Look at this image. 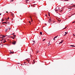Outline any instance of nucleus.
Segmentation results:
<instances>
[{"label":"nucleus","mask_w":75,"mask_h":75,"mask_svg":"<svg viewBox=\"0 0 75 75\" xmlns=\"http://www.w3.org/2000/svg\"><path fill=\"white\" fill-rule=\"evenodd\" d=\"M55 9H56V10H55V11H58V10L59 9V8H58V7H57L55 8Z\"/></svg>","instance_id":"obj_1"},{"label":"nucleus","mask_w":75,"mask_h":75,"mask_svg":"<svg viewBox=\"0 0 75 75\" xmlns=\"http://www.w3.org/2000/svg\"><path fill=\"white\" fill-rule=\"evenodd\" d=\"M16 41H14L13 42H12V44H13V45H15V44H16Z\"/></svg>","instance_id":"obj_2"},{"label":"nucleus","mask_w":75,"mask_h":75,"mask_svg":"<svg viewBox=\"0 0 75 75\" xmlns=\"http://www.w3.org/2000/svg\"><path fill=\"white\" fill-rule=\"evenodd\" d=\"M48 22L49 23H51V19H50L48 21Z\"/></svg>","instance_id":"obj_3"},{"label":"nucleus","mask_w":75,"mask_h":75,"mask_svg":"<svg viewBox=\"0 0 75 75\" xmlns=\"http://www.w3.org/2000/svg\"><path fill=\"white\" fill-rule=\"evenodd\" d=\"M5 37H6V36L3 35L2 37H0V38H5Z\"/></svg>","instance_id":"obj_4"},{"label":"nucleus","mask_w":75,"mask_h":75,"mask_svg":"<svg viewBox=\"0 0 75 75\" xmlns=\"http://www.w3.org/2000/svg\"><path fill=\"white\" fill-rule=\"evenodd\" d=\"M7 24V22H2V24Z\"/></svg>","instance_id":"obj_5"},{"label":"nucleus","mask_w":75,"mask_h":75,"mask_svg":"<svg viewBox=\"0 0 75 75\" xmlns=\"http://www.w3.org/2000/svg\"><path fill=\"white\" fill-rule=\"evenodd\" d=\"M63 41H64L63 40H62V41L61 42L59 43V44H61V43H62V42H63Z\"/></svg>","instance_id":"obj_6"},{"label":"nucleus","mask_w":75,"mask_h":75,"mask_svg":"<svg viewBox=\"0 0 75 75\" xmlns=\"http://www.w3.org/2000/svg\"><path fill=\"white\" fill-rule=\"evenodd\" d=\"M7 30H8V28H6L5 30L6 33V32H7Z\"/></svg>","instance_id":"obj_7"},{"label":"nucleus","mask_w":75,"mask_h":75,"mask_svg":"<svg viewBox=\"0 0 75 75\" xmlns=\"http://www.w3.org/2000/svg\"><path fill=\"white\" fill-rule=\"evenodd\" d=\"M29 1V0H26L25 1L26 3H28V1Z\"/></svg>","instance_id":"obj_8"},{"label":"nucleus","mask_w":75,"mask_h":75,"mask_svg":"<svg viewBox=\"0 0 75 75\" xmlns=\"http://www.w3.org/2000/svg\"><path fill=\"white\" fill-rule=\"evenodd\" d=\"M70 47H75V46H74V45H70Z\"/></svg>","instance_id":"obj_9"},{"label":"nucleus","mask_w":75,"mask_h":75,"mask_svg":"<svg viewBox=\"0 0 75 75\" xmlns=\"http://www.w3.org/2000/svg\"><path fill=\"white\" fill-rule=\"evenodd\" d=\"M67 28V27H65V28H64L63 30H64L65 29H66V28Z\"/></svg>","instance_id":"obj_10"},{"label":"nucleus","mask_w":75,"mask_h":75,"mask_svg":"<svg viewBox=\"0 0 75 75\" xmlns=\"http://www.w3.org/2000/svg\"><path fill=\"white\" fill-rule=\"evenodd\" d=\"M14 52H10V53H11V54H14Z\"/></svg>","instance_id":"obj_11"},{"label":"nucleus","mask_w":75,"mask_h":75,"mask_svg":"<svg viewBox=\"0 0 75 75\" xmlns=\"http://www.w3.org/2000/svg\"><path fill=\"white\" fill-rule=\"evenodd\" d=\"M58 35L57 36H55V37H54V38H57V37H58Z\"/></svg>","instance_id":"obj_12"},{"label":"nucleus","mask_w":75,"mask_h":75,"mask_svg":"<svg viewBox=\"0 0 75 75\" xmlns=\"http://www.w3.org/2000/svg\"><path fill=\"white\" fill-rule=\"evenodd\" d=\"M40 35H42V32H40Z\"/></svg>","instance_id":"obj_13"},{"label":"nucleus","mask_w":75,"mask_h":75,"mask_svg":"<svg viewBox=\"0 0 75 75\" xmlns=\"http://www.w3.org/2000/svg\"><path fill=\"white\" fill-rule=\"evenodd\" d=\"M48 15H49V17H50V13L48 12Z\"/></svg>","instance_id":"obj_14"},{"label":"nucleus","mask_w":75,"mask_h":75,"mask_svg":"<svg viewBox=\"0 0 75 75\" xmlns=\"http://www.w3.org/2000/svg\"><path fill=\"white\" fill-rule=\"evenodd\" d=\"M6 42V40H5L3 42L4 43H5Z\"/></svg>","instance_id":"obj_15"},{"label":"nucleus","mask_w":75,"mask_h":75,"mask_svg":"<svg viewBox=\"0 0 75 75\" xmlns=\"http://www.w3.org/2000/svg\"><path fill=\"white\" fill-rule=\"evenodd\" d=\"M65 34H68V32H65Z\"/></svg>","instance_id":"obj_16"},{"label":"nucleus","mask_w":75,"mask_h":75,"mask_svg":"<svg viewBox=\"0 0 75 75\" xmlns=\"http://www.w3.org/2000/svg\"><path fill=\"white\" fill-rule=\"evenodd\" d=\"M75 7V6H70L71 7Z\"/></svg>","instance_id":"obj_17"},{"label":"nucleus","mask_w":75,"mask_h":75,"mask_svg":"<svg viewBox=\"0 0 75 75\" xmlns=\"http://www.w3.org/2000/svg\"><path fill=\"white\" fill-rule=\"evenodd\" d=\"M45 40V39H44L43 40H42V41H44Z\"/></svg>","instance_id":"obj_18"},{"label":"nucleus","mask_w":75,"mask_h":75,"mask_svg":"<svg viewBox=\"0 0 75 75\" xmlns=\"http://www.w3.org/2000/svg\"><path fill=\"white\" fill-rule=\"evenodd\" d=\"M50 41H49V43H48V44H49V45H51V44H50Z\"/></svg>","instance_id":"obj_19"},{"label":"nucleus","mask_w":75,"mask_h":75,"mask_svg":"<svg viewBox=\"0 0 75 75\" xmlns=\"http://www.w3.org/2000/svg\"><path fill=\"white\" fill-rule=\"evenodd\" d=\"M13 37H16V35H14L13 36Z\"/></svg>","instance_id":"obj_20"},{"label":"nucleus","mask_w":75,"mask_h":75,"mask_svg":"<svg viewBox=\"0 0 75 75\" xmlns=\"http://www.w3.org/2000/svg\"><path fill=\"white\" fill-rule=\"evenodd\" d=\"M29 22L30 23V25H31V22H30V21H29Z\"/></svg>","instance_id":"obj_21"},{"label":"nucleus","mask_w":75,"mask_h":75,"mask_svg":"<svg viewBox=\"0 0 75 75\" xmlns=\"http://www.w3.org/2000/svg\"><path fill=\"white\" fill-rule=\"evenodd\" d=\"M75 23V21H74V22H73L72 23Z\"/></svg>","instance_id":"obj_22"},{"label":"nucleus","mask_w":75,"mask_h":75,"mask_svg":"<svg viewBox=\"0 0 75 75\" xmlns=\"http://www.w3.org/2000/svg\"><path fill=\"white\" fill-rule=\"evenodd\" d=\"M34 41V43H33V44H34V43H35V41Z\"/></svg>","instance_id":"obj_23"},{"label":"nucleus","mask_w":75,"mask_h":75,"mask_svg":"<svg viewBox=\"0 0 75 75\" xmlns=\"http://www.w3.org/2000/svg\"><path fill=\"white\" fill-rule=\"evenodd\" d=\"M9 30H10L11 29V28H9Z\"/></svg>","instance_id":"obj_24"},{"label":"nucleus","mask_w":75,"mask_h":75,"mask_svg":"<svg viewBox=\"0 0 75 75\" xmlns=\"http://www.w3.org/2000/svg\"><path fill=\"white\" fill-rule=\"evenodd\" d=\"M55 38H54L53 39L54 41L55 40Z\"/></svg>","instance_id":"obj_25"},{"label":"nucleus","mask_w":75,"mask_h":75,"mask_svg":"<svg viewBox=\"0 0 75 75\" xmlns=\"http://www.w3.org/2000/svg\"><path fill=\"white\" fill-rule=\"evenodd\" d=\"M3 21H4V20L2 19V22Z\"/></svg>","instance_id":"obj_26"},{"label":"nucleus","mask_w":75,"mask_h":75,"mask_svg":"<svg viewBox=\"0 0 75 75\" xmlns=\"http://www.w3.org/2000/svg\"><path fill=\"white\" fill-rule=\"evenodd\" d=\"M12 38L13 39H14V38L13 37Z\"/></svg>","instance_id":"obj_27"},{"label":"nucleus","mask_w":75,"mask_h":75,"mask_svg":"<svg viewBox=\"0 0 75 75\" xmlns=\"http://www.w3.org/2000/svg\"><path fill=\"white\" fill-rule=\"evenodd\" d=\"M14 1V0H12V1H11H11Z\"/></svg>","instance_id":"obj_28"},{"label":"nucleus","mask_w":75,"mask_h":75,"mask_svg":"<svg viewBox=\"0 0 75 75\" xmlns=\"http://www.w3.org/2000/svg\"><path fill=\"white\" fill-rule=\"evenodd\" d=\"M73 10V8H71V9L70 10V11L71 10Z\"/></svg>","instance_id":"obj_29"},{"label":"nucleus","mask_w":75,"mask_h":75,"mask_svg":"<svg viewBox=\"0 0 75 75\" xmlns=\"http://www.w3.org/2000/svg\"><path fill=\"white\" fill-rule=\"evenodd\" d=\"M66 35V34H65L64 35V36H65Z\"/></svg>","instance_id":"obj_30"},{"label":"nucleus","mask_w":75,"mask_h":75,"mask_svg":"<svg viewBox=\"0 0 75 75\" xmlns=\"http://www.w3.org/2000/svg\"><path fill=\"white\" fill-rule=\"evenodd\" d=\"M64 1H68V0H64Z\"/></svg>","instance_id":"obj_31"},{"label":"nucleus","mask_w":75,"mask_h":75,"mask_svg":"<svg viewBox=\"0 0 75 75\" xmlns=\"http://www.w3.org/2000/svg\"><path fill=\"white\" fill-rule=\"evenodd\" d=\"M1 13H0V16H1Z\"/></svg>","instance_id":"obj_32"},{"label":"nucleus","mask_w":75,"mask_h":75,"mask_svg":"<svg viewBox=\"0 0 75 75\" xmlns=\"http://www.w3.org/2000/svg\"><path fill=\"white\" fill-rule=\"evenodd\" d=\"M73 35H74V36H75V35L74 34H73Z\"/></svg>","instance_id":"obj_33"},{"label":"nucleus","mask_w":75,"mask_h":75,"mask_svg":"<svg viewBox=\"0 0 75 75\" xmlns=\"http://www.w3.org/2000/svg\"><path fill=\"white\" fill-rule=\"evenodd\" d=\"M6 13H8V11H6Z\"/></svg>","instance_id":"obj_34"},{"label":"nucleus","mask_w":75,"mask_h":75,"mask_svg":"<svg viewBox=\"0 0 75 75\" xmlns=\"http://www.w3.org/2000/svg\"><path fill=\"white\" fill-rule=\"evenodd\" d=\"M8 19H9V17H8V19H7V20H8Z\"/></svg>","instance_id":"obj_35"},{"label":"nucleus","mask_w":75,"mask_h":75,"mask_svg":"<svg viewBox=\"0 0 75 75\" xmlns=\"http://www.w3.org/2000/svg\"><path fill=\"white\" fill-rule=\"evenodd\" d=\"M14 33H13L12 34V35H14Z\"/></svg>","instance_id":"obj_36"},{"label":"nucleus","mask_w":75,"mask_h":75,"mask_svg":"<svg viewBox=\"0 0 75 75\" xmlns=\"http://www.w3.org/2000/svg\"><path fill=\"white\" fill-rule=\"evenodd\" d=\"M37 53H38V52H37Z\"/></svg>","instance_id":"obj_37"},{"label":"nucleus","mask_w":75,"mask_h":75,"mask_svg":"<svg viewBox=\"0 0 75 75\" xmlns=\"http://www.w3.org/2000/svg\"><path fill=\"white\" fill-rule=\"evenodd\" d=\"M75 5H73V6H74Z\"/></svg>","instance_id":"obj_38"},{"label":"nucleus","mask_w":75,"mask_h":75,"mask_svg":"<svg viewBox=\"0 0 75 75\" xmlns=\"http://www.w3.org/2000/svg\"><path fill=\"white\" fill-rule=\"evenodd\" d=\"M30 18H31V19H32V18H31V17H30Z\"/></svg>","instance_id":"obj_39"},{"label":"nucleus","mask_w":75,"mask_h":75,"mask_svg":"<svg viewBox=\"0 0 75 75\" xmlns=\"http://www.w3.org/2000/svg\"><path fill=\"white\" fill-rule=\"evenodd\" d=\"M47 16V15L46 14V15H45V16Z\"/></svg>","instance_id":"obj_40"},{"label":"nucleus","mask_w":75,"mask_h":75,"mask_svg":"<svg viewBox=\"0 0 75 75\" xmlns=\"http://www.w3.org/2000/svg\"><path fill=\"white\" fill-rule=\"evenodd\" d=\"M69 17H71V16H69Z\"/></svg>","instance_id":"obj_41"},{"label":"nucleus","mask_w":75,"mask_h":75,"mask_svg":"<svg viewBox=\"0 0 75 75\" xmlns=\"http://www.w3.org/2000/svg\"><path fill=\"white\" fill-rule=\"evenodd\" d=\"M8 24L9 25V23L8 22Z\"/></svg>","instance_id":"obj_42"},{"label":"nucleus","mask_w":75,"mask_h":75,"mask_svg":"<svg viewBox=\"0 0 75 75\" xmlns=\"http://www.w3.org/2000/svg\"><path fill=\"white\" fill-rule=\"evenodd\" d=\"M62 11V10H61V11H60L61 12V11Z\"/></svg>","instance_id":"obj_43"},{"label":"nucleus","mask_w":75,"mask_h":75,"mask_svg":"<svg viewBox=\"0 0 75 75\" xmlns=\"http://www.w3.org/2000/svg\"><path fill=\"white\" fill-rule=\"evenodd\" d=\"M11 37L12 38L13 37L11 36Z\"/></svg>","instance_id":"obj_44"},{"label":"nucleus","mask_w":75,"mask_h":75,"mask_svg":"<svg viewBox=\"0 0 75 75\" xmlns=\"http://www.w3.org/2000/svg\"><path fill=\"white\" fill-rule=\"evenodd\" d=\"M71 16H73V14H72V15H71Z\"/></svg>","instance_id":"obj_45"},{"label":"nucleus","mask_w":75,"mask_h":75,"mask_svg":"<svg viewBox=\"0 0 75 75\" xmlns=\"http://www.w3.org/2000/svg\"><path fill=\"white\" fill-rule=\"evenodd\" d=\"M6 36H8V35H6Z\"/></svg>","instance_id":"obj_46"},{"label":"nucleus","mask_w":75,"mask_h":75,"mask_svg":"<svg viewBox=\"0 0 75 75\" xmlns=\"http://www.w3.org/2000/svg\"><path fill=\"white\" fill-rule=\"evenodd\" d=\"M59 15H60V14H59Z\"/></svg>","instance_id":"obj_47"},{"label":"nucleus","mask_w":75,"mask_h":75,"mask_svg":"<svg viewBox=\"0 0 75 75\" xmlns=\"http://www.w3.org/2000/svg\"><path fill=\"white\" fill-rule=\"evenodd\" d=\"M52 24V23H51V24H50V25H51V24Z\"/></svg>","instance_id":"obj_48"},{"label":"nucleus","mask_w":75,"mask_h":75,"mask_svg":"<svg viewBox=\"0 0 75 75\" xmlns=\"http://www.w3.org/2000/svg\"><path fill=\"white\" fill-rule=\"evenodd\" d=\"M70 9H71V8H69Z\"/></svg>","instance_id":"obj_49"},{"label":"nucleus","mask_w":75,"mask_h":75,"mask_svg":"<svg viewBox=\"0 0 75 75\" xmlns=\"http://www.w3.org/2000/svg\"><path fill=\"white\" fill-rule=\"evenodd\" d=\"M33 62H34V60H33Z\"/></svg>","instance_id":"obj_50"},{"label":"nucleus","mask_w":75,"mask_h":75,"mask_svg":"<svg viewBox=\"0 0 75 75\" xmlns=\"http://www.w3.org/2000/svg\"><path fill=\"white\" fill-rule=\"evenodd\" d=\"M0 45H1V44L0 43Z\"/></svg>","instance_id":"obj_51"},{"label":"nucleus","mask_w":75,"mask_h":75,"mask_svg":"<svg viewBox=\"0 0 75 75\" xmlns=\"http://www.w3.org/2000/svg\"><path fill=\"white\" fill-rule=\"evenodd\" d=\"M61 0L62 1V0Z\"/></svg>","instance_id":"obj_52"},{"label":"nucleus","mask_w":75,"mask_h":75,"mask_svg":"<svg viewBox=\"0 0 75 75\" xmlns=\"http://www.w3.org/2000/svg\"><path fill=\"white\" fill-rule=\"evenodd\" d=\"M12 14H13V13H12Z\"/></svg>","instance_id":"obj_53"},{"label":"nucleus","mask_w":75,"mask_h":75,"mask_svg":"<svg viewBox=\"0 0 75 75\" xmlns=\"http://www.w3.org/2000/svg\"><path fill=\"white\" fill-rule=\"evenodd\" d=\"M34 3H35V2H34Z\"/></svg>","instance_id":"obj_54"},{"label":"nucleus","mask_w":75,"mask_h":75,"mask_svg":"<svg viewBox=\"0 0 75 75\" xmlns=\"http://www.w3.org/2000/svg\"><path fill=\"white\" fill-rule=\"evenodd\" d=\"M3 25H4V24H3Z\"/></svg>","instance_id":"obj_55"},{"label":"nucleus","mask_w":75,"mask_h":75,"mask_svg":"<svg viewBox=\"0 0 75 75\" xmlns=\"http://www.w3.org/2000/svg\"><path fill=\"white\" fill-rule=\"evenodd\" d=\"M34 63H35V62H34Z\"/></svg>","instance_id":"obj_56"},{"label":"nucleus","mask_w":75,"mask_h":75,"mask_svg":"<svg viewBox=\"0 0 75 75\" xmlns=\"http://www.w3.org/2000/svg\"><path fill=\"white\" fill-rule=\"evenodd\" d=\"M2 40H3L2 39Z\"/></svg>","instance_id":"obj_57"}]
</instances>
